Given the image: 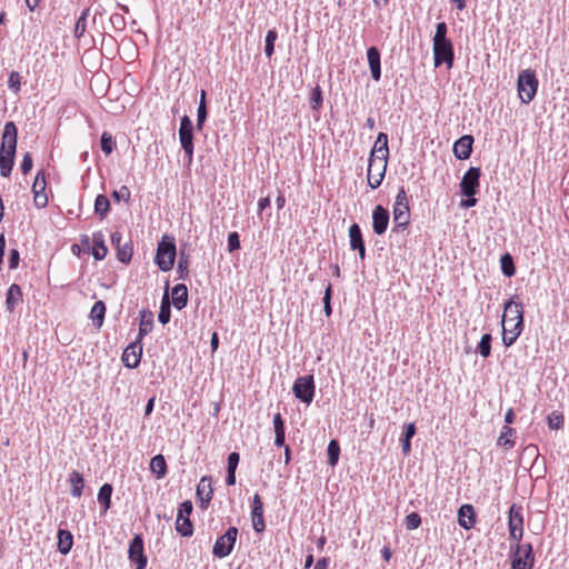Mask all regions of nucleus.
<instances>
[{
    "label": "nucleus",
    "mask_w": 569,
    "mask_h": 569,
    "mask_svg": "<svg viewBox=\"0 0 569 569\" xmlns=\"http://www.w3.org/2000/svg\"><path fill=\"white\" fill-rule=\"evenodd\" d=\"M133 248L130 243H123L117 249V259L122 263H129L131 261Z\"/></svg>",
    "instance_id": "obj_40"
},
{
    "label": "nucleus",
    "mask_w": 569,
    "mask_h": 569,
    "mask_svg": "<svg viewBox=\"0 0 569 569\" xmlns=\"http://www.w3.org/2000/svg\"><path fill=\"white\" fill-rule=\"evenodd\" d=\"M327 453L329 466L335 467L338 463L340 456V446L336 439L330 440L327 448Z\"/></svg>",
    "instance_id": "obj_37"
},
{
    "label": "nucleus",
    "mask_w": 569,
    "mask_h": 569,
    "mask_svg": "<svg viewBox=\"0 0 569 569\" xmlns=\"http://www.w3.org/2000/svg\"><path fill=\"white\" fill-rule=\"evenodd\" d=\"M104 315H106L104 302L101 300L94 302V305L92 306L91 311H90V318L97 328H100L102 326L103 320H104Z\"/></svg>",
    "instance_id": "obj_33"
},
{
    "label": "nucleus",
    "mask_w": 569,
    "mask_h": 569,
    "mask_svg": "<svg viewBox=\"0 0 569 569\" xmlns=\"http://www.w3.org/2000/svg\"><path fill=\"white\" fill-rule=\"evenodd\" d=\"M511 569H532L535 565V553L532 545L515 543L510 547Z\"/></svg>",
    "instance_id": "obj_7"
},
{
    "label": "nucleus",
    "mask_w": 569,
    "mask_h": 569,
    "mask_svg": "<svg viewBox=\"0 0 569 569\" xmlns=\"http://www.w3.org/2000/svg\"><path fill=\"white\" fill-rule=\"evenodd\" d=\"M18 128L13 121H8L4 124L1 146H0V174L9 177L17 151Z\"/></svg>",
    "instance_id": "obj_3"
},
{
    "label": "nucleus",
    "mask_w": 569,
    "mask_h": 569,
    "mask_svg": "<svg viewBox=\"0 0 569 569\" xmlns=\"http://www.w3.org/2000/svg\"><path fill=\"white\" fill-rule=\"evenodd\" d=\"M110 211V201L104 194H98L94 200V213L102 220Z\"/></svg>",
    "instance_id": "obj_35"
},
{
    "label": "nucleus",
    "mask_w": 569,
    "mask_h": 569,
    "mask_svg": "<svg viewBox=\"0 0 569 569\" xmlns=\"http://www.w3.org/2000/svg\"><path fill=\"white\" fill-rule=\"evenodd\" d=\"M523 329V305L518 296H513L503 305L502 342L511 347Z\"/></svg>",
    "instance_id": "obj_1"
},
{
    "label": "nucleus",
    "mask_w": 569,
    "mask_h": 569,
    "mask_svg": "<svg viewBox=\"0 0 569 569\" xmlns=\"http://www.w3.org/2000/svg\"><path fill=\"white\" fill-rule=\"evenodd\" d=\"M130 197L131 192L127 186H122L119 190H114L112 192V198L118 202L121 200L128 202L130 200Z\"/></svg>",
    "instance_id": "obj_49"
},
{
    "label": "nucleus",
    "mask_w": 569,
    "mask_h": 569,
    "mask_svg": "<svg viewBox=\"0 0 569 569\" xmlns=\"http://www.w3.org/2000/svg\"><path fill=\"white\" fill-rule=\"evenodd\" d=\"M239 530L237 527H229L226 532L219 536L212 547V555L218 559L230 556L234 549Z\"/></svg>",
    "instance_id": "obj_9"
},
{
    "label": "nucleus",
    "mask_w": 569,
    "mask_h": 569,
    "mask_svg": "<svg viewBox=\"0 0 569 569\" xmlns=\"http://www.w3.org/2000/svg\"><path fill=\"white\" fill-rule=\"evenodd\" d=\"M112 491L113 488L110 483H104L99 489L98 501L101 505L103 512L108 511L111 507Z\"/></svg>",
    "instance_id": "obj_32"
},
{
    "label": "nucleus",
    "mask_w": 569,
    "mask_h": 569,
    "mask_svg": "<svg viewBox=\"0 0 569 569\" xmlns=\"http://www.w3.org/2000/svg\"><path fill=\"white\" fill-rule=\"evenodd\" d=\"M150 470L157 476L158 479H161L166 476L167 462L162 455H156L151 458Z\"/></svg>",
    "instance_id": "obj_34"
},
{
    "label": "nucleus",
    "mask_w": 569,
    "mask_h": 569,
    "mask_svg": "<svg viewBox=\"0 0 569 569\" xmlns=\"http://www.w3.org/2000/svg\"><path fill=\"white\" fill-rule=\"evenodd\" d=\"M128 555L130 561L137 565L136 569H146L148 559L144 555L143 539L140 535H136L131 539Z\"/></svg>",
    "instance_id": "obj_15"
},
{
    "label": "nucleus",
    "mask_w": 569,
    "mask_h": 569,
    "mask_svg": "<svg viewBox=\"0 0 569 569\" xmlns=\"http://www.w3.org/2000/svg\"><path fill=\"white\" fill-rule=\"evenodd\" d=\"M548 426L550 429L558 430L563 426V416L556 411L551 412L548 416Z\"/></svg>",
    "instance_id": "obj_48"
},
{
    "label": "nucleus",
    "mask_w": 569,
    "mask_h": 569,
    "mask_svg": "<svg viewBox=\"0 0 569 569\" xmlns=\"http://www.w3.org/2000/svg\"><path fill=\"white\" fill-rule=\"evenodd\" d=\"M33 200L37 208H44L48 204V197L46 193L33 192Z\"/></svg>",
    "instance_id": "obj_59"
},
{
    "label": "nucleus",
    "mask_w": 569,
    "mask_h": 569,
    "mask_svg": "<svg viewBox=\"0 0 569 569\" xmlns=\"http://www.w3.org/2000/svg\"><path fill=\"white\" fill-rule=\"evenodd\" d=\"M315 379L312 375L302 376L296 379L292 392L297 399L310 405L315 397Z\"/></svg>",
    "instance_id": "obj_11"
},
{
    "label": "nucleus",
    "mask_w": 569,
    "mask_h": 569,
    "mask_svg": "<svg viewBox=\"0 0 569 569\" xmlns=\"http://www.w3.org/2000/svg\"><path fill=\"white\" fill-rule=\"evenodd\" d=\"M448 27L446 22H438L433 36V62L435 67L442 63L451 68L455 60L453 46L451 40L447 37Z\"/></svg>",
    "instance_id": "obj_4"
},
{
    "label": "nucleus",
    "mask_w": 569,
    "mask_h": 569,
    "mask_svg": "<svg viewBox=\"0 0 569 569\" xmlns=\"http://www.w3.org/2000/svg\"><path fill=\"white\" fill-rule=\"evenodd\" d=\"M208 111L207 107L198 106L197 110V129L201 130L203 128V124L207 120Z\"/></svg>",
    "instance_id": "obj_57"
},
{
    "label": "nucleus",
    "mask_w": 569,
    "mask_h": 569,
    "mask_svg": "<svg viewBox=\"0 0 569 569\" xmlns=\"http://www.w3.org/2000/svg\"><path fill=\"white\" fill-rule=\"evenodd\" d=\"M323 102L322 90L320 86H316L312 89L310 98V108L315 111H319Z\"/></svg>",
    "instance_id": "obj_41"
},
{
    "label": "nucleus",
    "mask_w": 569,
    "mask_h": 569,
    "mask_svg": "<svg viewBox=\"0 0 569 569\" xmlns=\"http://www.w3.org/2000/svg\"><path fill=\"white\" fill-rule=\"evenodd\" d=\"M405 523L408 530H415L420 527L421 517L418 512H411L406 517Z\"/></svg>",
    "instance_id": "obj_46"
},
{
    "label": "nucleus",
    "mask_w": 569,
    "mask_h": 569,
    "mask_svg": "<svg viewBox=\"0 0 569 569\" xmlns=\"http://www.w3.org/2000/svg\"><path fill=\"white\" fill-rule=\"evenodd\" d=\"M188 267H189V259L183 252H181L179 260H178V268H177L180 279H186L188 277V273H189Z\"/></svg>",
    "instance_id": "obj_44"
},
{
    "label": "nucleus",
    "mask_w": 569,
    "mask_h": 569,
    "mask_svg": "<svg viewBox=\"0 0 569 569\" xmlns=\"http://www.w3.org/2000/svg\"><path fill=\"white\" fill-rule=\"evenodd\" d=\"M92 256L96 260H102L107 256L108 248L101 231L94 232L92 236Z\"/></svg>",
    "instance_id": "obj_27"
},
{
    "label": "nucleus",
    "mask_w": 569,
    "mask_h": 569,
    "mask_svg": "<svg viewBox=\"0 0 569 569\" xmlns=\"http://www.w3.org/2000/svg\"><path fill=\"white\" fill-rule=\"evenodd\" d=\"M274 445L283 447L286 440V426L281 415L278 412L273 416Z\"/></svg>",
    "instance_id": "obj_28"
},
{
    "label": "nucleus",
    "mask_w": 569,
    "mask_h": 569,
    "mask_svg": "<svg viewBox=\"0 0 569 569\" xmlns=\"http://www.w3.org/2000/svg\"><path fill=\"white\" fill-rule=\"evenodd\" d=\"M367 60L370 68L371 77L375 81H379L381 78V62L380 51L377 47H370L367 50Z\"/></svg>",
    "instance_id": "obj_22"
},
{
    "label": "nucleus",
    "mask_w": 569,
    "mask_h": 569,
    "mask_svg": "<svg viewBox=\"0 0 569 569\" xmlns=\"http://www.w3.org/2000/svg\"><path fill=\"white\" fill-rule=\"evenodd\" d=\"M271 203V200H270V197H264V198H261L259 201H258V210L259 212H262L266 208H268Z\"/></svg>",
    "instance_id": "obj_63"
},
{
    "label": "nucleus",
    "mask_w": 569,
    "mask_h": 569,
    "mask_svg": "<svg viewBox=\"0 0 569 569\" xmlns=\"http://www.w3.org/2000/svg\"><path fill=\"white\" fill-rule=\"evenodd\" d=\"M417 432L416 425L413 422L405 423L402 435L400 438L401 448L403 456H408L411 451V439Z\"/></svg>",
    "instance_id": "obj_26"
},
{
    "label": "nucleus",
    "mask_w": 569,
    "mask_h": 569,
    "mask_svg": "<svg viewBox=\"0 0 569 569\" xmlns=\"http://www.w3.org/2000/svg\"><path fill=\"white\" fill-rule=\"evenodd\" d=\"M473 137L465 134L460 137L453 144V154L459 160H466L472 152Z\"/></svg>",
    "instance_id": "obj_19"
},
{
    "label": "nucleus",
    "mask_w": 569,
    "mask_h": 569,
    "mask_svg": "<svg viewBox=\"0 0 569 569\" xmlns=\"http://www.w3.org/2000/svg\"><path fill=\"white\" fill-rule=\"evenodd\" d=\"M100 142H101V149L102 151L106 153V154H110L114 147H116V142L113 140V137L104 131L102 134H101V139H100Z\"/></svg>",
    "instance_id": "obj_43"
},
{
    "label": "nucleus",
    "mask_w": 569,
    "mask_h": 569,
    "mask_svg": "<svg viewBox=\"0 0 569 569\" xmlns=\"http://www.w3.org/2000/svg\"><path fill=\"white\" fill-rule=\"evenodd\" d=\"M142 357L141 340L136 339L131 342L122 353V362L129 369H134L139 366Z\"/></svg>",
    "instance_id": "obj_16"
},
{
    "label": "nucleus",
    "mask_w": 569,
    "mask_h": 569,
    "mask_svg": "<svg viewBox=\"0 0 569 569\" xmlns=\"http://www.w3.org/2000/svg\"><path fill=\"white\" fill-rule=\"evenodd\" d=\"M110 240H111V244L113 247H116V249H118L119 247H121L123 244L122 243V234L119 231L112 232L111 237H110Z\"/></svg>",
    "instance_id": "obj_61"
},
{
    "label": "nucleus",
    "mask_w": 569,
    "mask_h": 569,
    "mask_svg": "<svg viewBox=\"0 0 569 569\" xmlns=\"http://www.w3.org/2000/svg\"><path fill=\"white\" fill-rule=\"evenodd\" d=\"M252 528L256 532H263L266 529V522L263 515H252L251 516Z\"/></svg>",
    "instance_id": "obj_51"
},
{
    "label": "nucleus",
    "mask_w": 569,
    "mask_h": 569,
    "mask_svg": "<svg viewBox=\"0 0 569 569\" xmlns=\"http://www.w3.org/2000/svg\"><path fill=\"white\" fill-rule=\"evenodd\" d=\"M481 170L478 167H470L463 174L460 182L461 193L466 197L475 196L479 190Z\"/></svg>",
    "instance_id": "obj_14"
},
{
    "label": "nucleus",
    "mask_w": 569,
    "mask_h": 569,
    "mask_svg": "<svg viewBox=\"0 0 569 569\" xmlns=\"http://www.w3.org/2000/svg\"><path fill=\"white\" fill-rule=\"evenodd\" d=\"M139 315L140 323L137 339L142 340L153 328V313L148 309H142Z\"/></svg>",
    "instance_id": "obj_24"
},
{
    "label": "nucleus",
    "mask_w": 569,
    "mask_h": 569,
    "mask_svg": "<svg viewBox=\"0 0 569 569\" xmlns=\"http://www.w3.org/2000/svg\"><path fill=\"white\" fill-rule=\"evenodd\" d=\"M331 293H332V287L329 283L326 288L325 296H323V310H325V313L327 317H329L332 313Z\"/></svg>",
    "instance_id": "obj_50"
},
{
    "label": "nucleus",
    "mask_w": 569,
    "mask_h": 569,
    "mask_svg": "<svg viewBox=\"0 0 569 569\" xmlns=\"http://www.w3.org/2000/svg\"><path fill=\"white\" fill-rule=\"evenodd\" d=\"M252 515H263V503L258 493L252 498L251 516Z\"/></svg>",
    "instance_id": "obj_56"
},
{
    "label": "nucleus",
    "mask_w": 569,
    "mask_h": 569,
    "mask_svg": "<svg viewBox=\"0 0 569 569\" xmlns=\"http://www.w3.org/2000/svg\"><path fill=\"white\" fill-rule=\"evenodd\" d=\"M329 562H330L329 558L322 557V558L318 559L313 569H328Z\"/></svg>",
    "instance_id": "obj_62"
},
{
    "label": "nucleus",
    "mask_w": 569,
    "mask_h": 569,
    "mask_svg": "<svg viewBox=\"0 0 569 569\" xmlns=\"http://www.w3.org/2000/svg\"><path fill=\"white\" fill-rule=\"evenodd\" d=\"M239 461H240V456L238 452L229 453L228 460H227V470L236 471L238 468Z\"/></svg>",
    "instance_id": "obj_58"
},
{
    "label": "nucleus",
    "mask_w": 569,
    "mask_h": 569,
    "mask_svg": "<svg viewBox=\"0 0 569 569\" xmlns=\"http://www.w3.org/2000/svg\"><path fill=\"white\" fill-rule=\"evenodd\" d=\"M211 483V477L203 476L197 486V497L200 500V508L202 509H207L212 499L213 489Z\"/></svg>",
    "instance_id": "obj_18"
},
{
    "label": "nucleus",
    "mask_w": 569,
    "mask_h": 569,
    "mask_svg": "<svg viewBox=\"0 0 569 569\" xmlns=\"http://www.w3.org/2000/svg\"><path fill=\"white\" fill-rule=\"evenodd\" d=\"M515 436L516 430L509 426H505L500 432V436L497 440V445L503 447L506 449H511L515 447Z\"/></svg>",
    "instance_id": "obj_30"
},
{
    "label": "nucleus",
    "mask_w": 569,
    "mask_h": 569,
    "mask_svg": "<svg viewBox=\"0 0 569 569\" xmlns=\"http://www.w3.org/2000/svg\"><path fill=\"white\" fill-rule=\"evenodd\" d=\"M179 140L188 161L191 162L193 157V124L187 114L180 120Z\"/></svg>",
    "instance_id": "obj_13"
},
{
    "label": "nucleus",
    "mask_w": 569,
    "mask_h": 569,
    "mask_svg": "<svg viewBox=\"0 0 569 569\" xmlns=\"http://www.w3.org/2000/svg\"><path fill=\"white\" fill-rule=\"evenodd\" d=\"M110 22H111L113 29H116L118 31H122L126 28L124 17L120 13L111 14Z\"/></svg>",
    "instance_id": "obj_53"
},
{
    "label": "nucleus",
    "mask_w": 569,
    "mask_h": 569,
    "mask_svg": "<svg viewBox=\"0 0 569 569\" xmlns=\"http://www.w3.org/2000/svg\"><path fill=\"white\" fill-rule=\"evenodd\" d=\"M193 510L192 502L190 500H186L180 503L178 508L177 519H176V530L182 537H191L193 533V525L190 520V515Z\"/></svg>",
    "instance_id": "obj_12"
},
{
    "label": "nucleus",
    "mask_w": 569,
    "mask_h": 569,
    "mask_svg": "<svg viewBox=\"0 0 569 569\" xmlns=\"http://www.w3.org/2000/svg\"><path fill=\"white\" fill-rule=\"evenodd\" d=\"M458 523L466 530H469L476 525V512L475 508L469 505H462L458 510Z\"/></svg>",
    "instance_id": "obj_21"
},
{
    "label": "nucleus",
    "mask_w": 569,
    "mask_h": 569,
    "mask_svg": "<svg viewBox=\"0 0 569 569\" xmlns=\"http://www.w3.org/2000/svg\"><path fill=\"white\" fill-rule=\"evenodd\" d=\"M32 166H33V161H32V157L29 152L24 153L23 154V158H22V161H21V164H20V170L23 174H27L31 171L32 169Z\"/></svg>",
    "instance_id": "obj_55"
},
{
    "label": "nucleus",
    "mask_w": 569,
    "mask_h": 569,
    "mask_svg": "<svg viewBox=\"0 0 569 569\" xmlns=\"http://www.w3.org/2000/svg\"><path fill=\"white\" fill-rule=\"evenodd\" d=\"M277 38H278V33L274 29H271L267 32L264 53L268 58H270L274 52V42H276Z\"/></svg>",
    "instance_id": "obj_42"
},
{
    "label": "nucleus",
    "mask_w": 569,
    "mask_h": 569,
    "mask_svg": "<svg viewBox=\"0 0 569 569\" xmlns=\"http://www.w3.org/2000/svg\"><path fill=\"white\" fill-rule=\"evenodd\" d=\"M73 546V536L69 530H58V551L68 555Z\"/></svg>",
    "instance_id": "obj_29"
},
{
    "label": "nucleus",
    "mask_w": 569,
    "mask_h": 569,
    "mask_svg": "<svg viewBox=\"0 0 569 569\" xmlns=\"http://www.w3.org/2000/svg\"><path fill=\"white\" fill-rule=\"evenodd\" d=\"M69 482L71 485V495L76 498H80L84 488V479L82 475L76 470H73L69 475Z\"/></svg>",
    "instance_id": "obj_31"
},
{
    "label": "nucleus",
    "mask_w": 569,
    "mask_h": 569,
    "mask_svg": "<svg viewBox=\"0 0 569 569\" xmlns=\"http://www.w3.org/2000/svg\"><path fill=\"white\" fill-rule=\"evenodd\" d=\"M509 539L520 543L523 536V508L521 505L512 503L508 512Z\"/></svg>",
    "instance_id": "obj_10"
},
{
    "label": "nucleus",
    "mask_w": 569,
    "mask_h": 569,
    "mask_svg": "<svg viewBox=\"0 0 569 569\" xmlns=\"http://www.w3.org/2000/svg\"><path fill=\"white\" fill-rule=\"evenodd\" d=\"M491 335L485 333L477 346V352H479L483 358H488L491 353Z\"/></svg>",
    "instance_id": "obj_39"
},
{
    "label": "nucleus",
    "mask_w": 569,
    "mask_h": 569,
    "mask_svg": "<svg viewBox=\"0 0 569 569\" xmlns=\"http://www.w3.org/2000/svg\"><path fill=\"white\" fill-rule=\"evenodd\" d=\"M8 87L14 93H18L20 91V89H21V76H20L19 72L12 71L9 74Z\"/></svg>",
    "instance_id": "obj_47"
},
{
    "label": "nucleus",
    "mask_w": 569,
    "mask_h": 569,
    "mask_svg": "<svg viewBox=\"0 0 569 569\" xmlns=\"http://www.w3.org/2000/svg\"><path fill=\"white\" fill-rule=\"evenodd\" d=\"M518 94L523 103H530L538 90V79L535 71L530 69L522 70L517 81Z\"/></svg>",
    "instance_id": "obj_8"
},
{
    "label": "nucleus",
    "mask_w": 569,
    "mask_h": 569,
    "mask_svg": "<svg viewBox=\"0 0 569 569\" xmlns=\"http://www.w3.org/2000/svg\"><path fill=\"white\" fill-rule=\"evenodd\" d=\"M171 317V308H170V300L168 296V288L166 289L164 296L161 300L160 310L158 313V320L162 325H167L170 321Z\"/></svg>",
    "instance_id": "obj_36"
},
{
    "label": "nucleus",
    "mask_w": 569,
    "mask_h": 569,
    "mask_svg": "<svg viewBox=\"0 0 569 569\" xmlns=\"http://www.w3.org/2000/svg\"><path fill=\"white\" fill-rule=\"evenodd\" d=\"M87 29V21H83V18H78L74 27V36L80 38L83 36Z\"/></svg>",
    "instance_id": "obj_60"
},
{
    "label": "nucleus",
    "mask_w": 569,
    "mask_h": 569,
    "mask_svg": "<svg viewBox=\"0 0 569 569\" xmlns=\"http://www.w3.org/2000/svg\"><path fill=\"white\" fill-rule=\"evenodd\" d=\"M389 219H390V214H389L388 209H386L381 204L376 206L372 211L373 232L378 236L383 234L388 229Z\"/></svg>",
    "instance_id": "obj_17"
},
{
    "label": "nucleus",
    "mask_w": 569,
    "mask_h": 569,
    "mask_svg": "<svg viewBox=\"0 0 569 569\" xmlns=\"http://www.w3.org/2000/svg\"><path fill=\"white\" fill-rule=\"evenodd\" d=\"M22 302V290L19 284L12 283L6 295V308L12 312Z\"/></svg>",
    "instance_id": "obj_23"
},
{
    "label": "nucleus",
    "mask_w": 569,
    "mask_h": 569,
    "mask_svg": "<svg viewBox=\"0 0 569 569\" xmlns=\"http://www.w3.org/2000/svg\"><path fill=\"white\" fill-rule=\"evenodd\" d=\"M388 157V136L385 132H380L369 157L367 178L371 189H377L381 184L386 174Z\"/></svg>",
    "instance_id": "obj_2"
},
{
    "label": "nucleus",
    "mask_w": 569,
    "mask_h": 569,
    "mask_svg": "<svg viewBox=\"0 0 569 569\" xmlns=\"http://www.w3.org/2000/svg\"><path fill=\"white\" fill-rule=\"evenodd\" d=\"M501 271L506 277H512L516 273V267L510 253H505L500 258Z\"/></svg>",
    "instance_id": "obj_38"
},
{
    "label": "nucleus",
    "mask_w": 569,
    "mask_h": 569,
    "mask_svg": "<svg viewBox=\"0 0 569 569\" xmlns=\"http://www.w3.org/2000/svg\"><path fill=\"white\" fill-rule=\"evenodd\" d=\"M188 303V289L183 283L172 288V305L177 310L183 309Z\"/></svg>",
    "instance_id": "obj_25"
},
{
    "label": "nucleus",
    "mask_w": 569,
    "mask_h": 569,
    "mask_svg": "<svg viewBox=\"0 0 569 569\" xmlns=\"http://www.w3.org/2000/svg\"><path fill=\"white\" fill-rule=\"evenodd\" d=\"M20 261V253L18 249H10L8 258V268L14 270L18 268Z\"/></svg>",
    "instance_id": "obj_54"
},
{
    "label": "nucleus",
    "mask_w": 569,
    "mask_h": 569,
    "mask_svg": "<svg viewBox=\"0 0 569 569\" xmlns=\"http://www.w3.org/2000/svg\"><path fill=\"white\" fill-rule=\"evenodd\" d=\"M177 247L173 237L164 234L158 242L154 263L163 271H170L174 266Z\"/></svg>",
    "instance_id": "obj_5"
},
{
    "label": "nucleus",
    "mask_w": 569,
    "mask_h": 569,
    "mask_svg": "<svg viewBox=\"0 0 569 569\" xmlns=\"http://www.w3.org/2000/svg\"><path fill=\"white\" fill-rule=\"evenodd\" d=\"M392 216L395 223L392 231L400 232L406 230L410 222V208L405 188H400L396 196Z\"/></svg>",
    "instance_id": "obj_6"
},
{
    "label": "nucleus",
    "mask_w": 569,
    "mask_h": 569,
    "mask_svg": "<svg viewBox=\"0 0 569 569\" xmlns=\"http://www.w3.org/2000/svg\"><path fill=\"white\" fill-rule=\"evenodd\" d=\"M349 241L350 248L352 250H357L359 252V257L361 260L366 257V247L362 238L361 229L358 223H352L349 227Z\"/></svg>",
    "instance_id": "obj_20"
},
{
    "label": "nucleus",
    "mask_w": 569,
    "mask_h": 569,
    "mask_svg": "<svg viewBox=\"0 0 569 569\" xmlns=\"http://www.w3.org/2000/svg\"><path fill=\"white\" fill-rule=\"evenodd\" d=\"M226 483L228 486H234L236 485V471L227 470Z\"/></svg>",
    "instance_id": "obj_64"
},
{
    "label": "nucleus",
    "mask_w": 569,
    "mask_h": 569,
    "mask_svg": "<svg viewBox=\"0 0 569 569\" xmlns=\"http://www.w3.org/2000/svg\"><path fill=\"white\" fill-rule=\"evenodd\" d=\"M46 174L43 170L38 171L33 186L32 192L44 193L46 190Z\"/></svg>",
    "instance_id": "obj_45"
},
{
    "label": "nucleus",
    "mask_w": 569,
    "mask_h": 569,
    "mask_svg": "<svg viewBox=\"0 0 569 569\" xmlns=\"http://www.w3.org/2000/svg\"><path fill=\"white\" fill-rule=\"evenodd\" d=\"M240 248L239 233L233 231L228 234V251L233 252Z\"/></svg>",
    "instance_id": "obj_52"
}]
</instances>
